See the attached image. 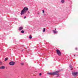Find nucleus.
I'll list each match as a JSON object with an SVG mask.
<instances>
[{
    "instance_id": "nucleus-1",
    "label": "nucleus",
    "mask_w": 78,
    "mask_h": 78,
    "mask_svg": "<svg viewBox=\"0 0 78 78\" xmlns=\"http://www.w3.org/2000/svg\"><path fill=\"white\" fill-rule=\"evenodd\" d=\"M28 8L27 7H24L23 10L21 11V12L20 13L21 15H23L26 13L27 11H28Z\"/></svg>"
},
{
    "instance_id": "nucleus-2",
    "label": "nucleus",
    "mask_w": 78,
    "mask_h": 78,
    "mask_svg": "<svg viewBox=\"0 0 78 78\" xmlns=\"http://www.w3.org/2000/svg\"><path fill=\"white\" fill-rule=\"evenodd\" d=\"M59 72L58 71H56L55 72H54L53 73V75H59Z\"/></svg>"
},
{
    "instance_id": "nucleus-3",
    "label": "nucleus",
    "mask_w": 78,
    "mask_h": 78,
    "mask_svg": "<svg viewBox=\"0 0 78 78\" xmlns=\"http://www.w3.org/2000/svg\"><path fill=\"white\" fill-rule=\"evenodd\" d=\"M56 52L59 55V56H61V51L59 50V49H57L56 50Z\"/></svg>"
},
{
    "instance_id": "nucleus-4",
    "label": "nucleus",
    "mask_w": 78,
    "mask_h": 78,
    "mask_svg": "<svg viewBox=\"0 0 78 78\" xmlns=\"http://www.w3.org/2000/svg\"><path fill=\"white\" fill-rule=\"evenodd\" d=\"M15 64V62H11L9 63V64H10V65H11V66H13V65H14Z\"/></svg>"
},
{
    "instance_id": "nucleus-5",
    "label": "nucleus",
    "mask_w": 78,
    "mask_h": 78,
    "mask_svg": "<svg viewBox=\"0 0 78 78\" xmlns=\"http://www.w3.org/2000/svg\"><path fill=\"white\" fill-rule=\"evenodd\" d=\"M77 74H78V72H73L72 73V74L74 76H76V75H77Z\"/></svg>"
},
{
    "instance_id": "nucleus-6",
    "label": "nucleus",
    "mask_w": 78,
    "mask_h": 78,
    "mask_svg": "<svg viewBox=\"0 0 78 78\" xmlns=\"http://www.w3.org/2000/svg\"><path fill=\"white\" fill-rule=\"evenodd\" d=\"M23 28L22 27H20L19 28V31H21V30H22Z\"/></svg>"
},
{
    "instance_id": "nucleus-7",
    "label": "nucleus",
    "mask_w": 78,
    "mask_h": 78,
    "mask_svg": "<svg viewBox=\"0 0 78 78\" xmlns=\"http://www.w3.org/2000/svg\"><path fill=\"white\" fill-rule=\"evenodd\" d=\"M47 74L50 75H53V73H48Z\"/></svg>"
},
{
    "instance_id": "nucleus-8",
    "label": "nucleus",
    "mask_w": 78,
    "mask_h": 78,
    "mask_svg": "<svg viewBox=\"0 0 78 78\" xmlns=\"http://www.w3.org/2000/svg\"><path fill=\"white\" fill-rule=\"evenodd\" d=\"M5 68V67L4 66H2L1 67H0V69H4Z\"/></svg>"
},
{
    "instance_id": "nucleus-9",
    "label": "nucleus",
    "mask_w": 78,
    "mask_h": 78,
    "mask_svg": "<svg viewBox=\"0 0 78 78\" xmlns=\"http://www.w3.org/2000/svg\"><path fill=\"white\" fill-rule=\"evenodd\" d=\"M53 32L54 33H58L57 31H55V30H53Z\"/></svg>"
},
{
    "instance_id": "nucleus-10",
    "label": "nucleus",
    "mask_w": 78,
    "mask_h": 78,
    "mask_svg": "<svg viewBox=\"0 0 78 78\" xmlns=\"http://www.w3.org/2000/svg\"><path fill=\"white\" fill-rule=\"evenodd\" d=\"M70 67L71 68V70H72V65H70Z\"/></svg>"
},
{
    "instance_id": "nucleus-11",
    "label": "nucleus",
    "mask_w": 78,
    "mask_h": 78,
    "mask_svg": "<svg viewBox=\"0 0 78 78\" xmlns=\"http://www.w3.org/2000/svg\"><path fill=\"white\" fill-rule=\"evenodd\" d=\"M45 28H44L43 29V33H44V32H45Z\"/></svg>"
},
{
    "instance_id": "nucleus-12",
    "label": "nucleus",
    "mask_w": 78,
    "mask_h": 78,
    "mask_svg": "<svg viewBox=\"0 0 78 78\" xmlns=\"http://www.w3.org/2000/svg\"><path fill=\"white\" fill-rule=\"evenodd\" d=\"M61 2L62 3H64V0H62Z\"/></svg>"
},
{
    "instance_id": "nucleus-13",
    "label": "nucleus",
    "mask_w": 78,
    "mask_h": 78,
    "mask_svg": "<svg viewBox=\"0 0 78 78\" xmlns=\"http://www.w3.org/2000/svg\"><path fill=\"white\" fill-rule=\"evenodd\" d=\"M29 38H30V39H31V38H32V37L31 35H30L29 37Z\"/></svg>"
},
{
    "instance_id": "nucleus-14",
    "label": "nucleus",
    "mask_w": 78,
    "mask_h": 78,
    "mask_svg": "<svg viewBox=\"0 0 78 78\" xmlns=\"http://www.w3.org/2000/svg\"><path fill=\"white\" fill-rule=\"evenodd\" d=\"M21 33H25V31H24L23 30H22Z\"/></svg>"
},
{
    "instance_id": "nucleus-15",
    "label": "nucleus",
    "mask_w": 78,
    "mask_h": 78,
    "mask_svg": "<svg viewBox=\"0 0 78 78\" xmlns=\"http://www.w3.org/2000/svg\"><path fill=\"white\" fill-rule=\"evenodd\" d=\"M21 65H22V66H23L24 65V63H21Z\"/></svg>"
},
{
    "instance_id": "nucleus-16",
    "label": "nucleus",
    "mask_w": 78,
    "mask_h": 78,
    "mask_svg": "<svg viewBox=\"0 0 78 78\" xmlns=\"http://www.w3.org/2000/svg\"><path fill=\"white\" fill-rule=\"evenodd\" d=\"M8 60V58H5V61H6Z\"/></svg>"
},
{
    "instance_id": "nucleus-17",
    "label": "nucleus",
    "mask_w": 78,
    "mask_h": 78,
    "mask_svg": "<svg viewBox=\"0 0 78 78\" xmlns=\"http://www.w3.org/2000/svg\"><path fill=\"white\" fill-rule=\"evenodd\" d=\"M2 62H0V65H2Z\"/></svg>"
},
{
    "instance_id": "nucleus-18",
    "label": "nucleus",
    "mask_w": 78,
    "mask_h": 78,
    "mask_svg": "<svg viewBox=\"0 0 78 78\" xmlns=\"http://www.w3.org/2000/svg\"><path fill=\"white\" fill-rule=\"evenodd\" d=\"M41 75H42V73H40L39 74V75H40V76H41Z\"/></svg>"
},
{
    "instance_id": "nucleus-19",
    "label": "nucleus",
    "mask_w": 78,
    "mask_h": 78,
    "mask_svg": "<svg viewBox=\"0 0 78 78\" xmlns=\"http://www.w3.org/2000/svg\"><path fill=\"white\" fill-rule=\"evenodd\" d=\"M42 11H43V13H44V10H43Z\"/></svg>"
},
{
    "instance_id": "nucleus-20",
    "label": "nucleus",
    "mask_w": 78,
    "mask_h": 78,
    "mask_svg": "<svg viewBox=\"0 0 78 78\" xmlns=\"http://www.w3.org/2000/svg\"><path fill=\"white\" fill-rule=\"evenodd\" d=\"M24 19H26V16H24Z\"/></svg>"
},
{
    "instance_id": "nucleus-21",
    "label": "nucleus",
    "mask_w": 78,
    "mask_h": 78,
    "mask_svg": "<svg viewBox=\"0 0 78 78\" xmlns=\"http://www.w3.org/2000/svg\"><path fill=\"white\" fill-rule=\"evenodd\" d=\"M78 49V48H76V50H77Z\"/></svg>"
},
{
    "instance_id": "nucleus-22",
    "label": "nucleus",
    "mask_w": 78,
    "mask_h": 78,
    "mask_svg": "<svg viewBox=\"0 0 78 78\" xmlns=\"http://www.w3.org/2000/svg\"><path fill=\"white\" fill-rule=\"evenodd\" d=\"M28 13H29V14H30V12L28 11Z\"/></svg>"
},
{
    "instance_id": "nucleus-23",
    "label": "nucleus",
    "mask_w": 78,
    "mask_h": 78,
    "mask_svg": "<svg viewBox=\"0 0 78 78\" xmlns=\"http://www.w3.org/2000/svg\"><path fill=\"white\" fill-rule=\"evenodd\" d=\"M55 30H56V28L55 29Z\"/></svg>"
},
{
    "instance_id": "nucleus-24",
    "label": "nucleus",
    "mask_w": 78,
    "mask_h": 78,
    "mask_svg": "<svg viewBox=\"0 0 78 78\" xmlns=\"http://www.w3.org/2000/svg\"><path fill=\"white\" fill-rule=\"evenodd\" d=\"M74 56H75V55H74Z\"/></svg>"
}]
</instances>
